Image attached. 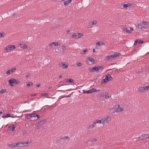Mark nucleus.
<instances>
[{
    "label": "nucleus",
    "instance_id": "11",
    "mask_svg": "<svg viewBox=\"0 0 149 149\" xmlns=\"http://www.w3.org/2000/svg\"><path fill=\"white\" fill-rule=\"evenodd\" d=\"M59 66H62L63 68L64 69L67 68L68 67V65L67 64H65V63H62L61 64L59 63Z\"/></svg>",
    "mask_w": 149,
    "mask_h": 149
},
{
    "label": "nucleus",
    "instance_id": "43",
    "mask_svg": "<svg viewBox=\"0 0 149 149\" xmlns=\"http://www.w3.org/2000/svg\"><path fill=\"white\" fill-rule=\"evenodd\" d=\"M40 121L42 123V124H44V123H45L47 122L46 120H42Z\"/></svg>",
    "mask_w": 149,
    "mask_h": 149
},
{
    "label": "nucleus",
    "instance_id": "20",
    "mask_svg": "<svg viewBox=\"0 0 149 149\" xmlns=\"http://www.w3.org/2000/svg\"><path fill=\"white\" fill-rule=\"evenodd\" d=\"M144 138V140L146 139H148L149 138V134H143Z\"/></svg>",
    "mask_w": 149,
    "mask_h": 149
},
{
    "label": "nucleus",
    "instance_id": "16",
    "mask_svg": "<svg viewBox=\"0 0 149 149\" xmlns=\"http://www.w3.org/2000/svg\"><path fill=\"white\" fill-rule=\"evenodd\" d=\"M143 135H141V136H139L138 138H135L134 139V140H135V139H141V140H144V138Z\"/></svg>",
    "mask_w": 149,
    "mask_h": 149
},
{
    "label": "nucleus",
    "instance_id": "28",
    "mask_svg": "<svg viewBox=\"0 0 149 149\" xmlns=\"http://www.w3.org/2000/svg\"><path fill=\"white\" fill-rule=\"evenodd\" d=\"M146 26H149V22L143 21L142 22Z\"/></svg>",
    "mask_w": 149,
    "mask_h": 149
},
{
    "label": "nucleus",
    "instance_id": "19",
    "mask_svg": "<svg viewBox=\"0 0 149 149\" xmlns=\"http://www.w3.org/2000/svg\"><path fill=\"white\" fill-rule=\"evenodd\" d=\"M62 141H63L64 140H65L66 139H68V140H69L70 139V138L68 136H64L62 137Z\"/></svg>",
    "mask_w": 149,
    "mask_h": 149
},
{
    "label": "nucleus",
    "instance_id": "9",
    "mask_svg": "<svg viewBox=\"0 0 149 149\" xmlns=\"http://www.w3.org/2000/svg\"><path fill=\"white\" fill-rule=\"evenodd\" d=\"M8 47L9 50H13L16 48V46L14 45H9L8 46Z\"/></svg>",
    "mask_w": 149,
    "mask_h": 149
},
{
    "label": "nucleus",
    "instance_id": "8",
    "mask_svg": "<svg viewBox=\"0 0 149 149\" xmlns=\"http://www.w3.org/2000/svg\"><path fill=\"white\" fill-rule=\"evenodd\" d=\"M29 143L28 142H26L25 141H22L20 142V144H21L22 145L20 146V147L22 146H26L27 145V144Z\"/></svg>",
    "mask_w": 149,
    "mask_h": 149
},
{
    "label": "nucleus",
    "instance_id": "1",
    "mask_svg": "<svg viewBox=\"0 0 149 149\" xmlns=\"http://www.w3.org/2000/svg\"><path fill=\"white\" fill-rule=\"evenodd\" d=\"M8 82L11 86H14L15 84H18L20 83V81H19L14 78L9 79Z\"/></svg>",
    "mask_w": 149,
    "mask_h": 149
},
{
    "label": "nucleus",
    "instance_id": "3",
    "mask_svg": "<svg viewBox=\"0 0 149 149\" xmlns=\"http://www.w3.org/2000/svg\"><path fill=\"white\" fill-rule=\"evenodd\" d=\"M83 36V34L82 33H74L72 34V36L75 38H81Z\"/></svg>",
    "mask_w": 149,
    "mask_h": 149
},
{
    "label": "nucleus",
    "instance_id": "23",
    "mask_svg": "<svg viewBox=\"0 0 149 149\" xmlns=\"http://www.w3.org/2000/svg\"><path fill=\"white\" fill-rule=\"evenodd\" d=\"M33 85V83L31 82H28L27 83L26 86L30 87Z\"/></svg>",
    "mask_w": 149,
    "mask_h": 149
},
{
    "label": "nucleus",
    "instance_id": "29",
    "mask_svg": "<svg viewBox=\"0 0 149 149\" xmlns=\"http://www.w3.org/2000/svg\"><path fill=\"white\" fill-rule=\"evenodd\" d=\"M88 51V49L84 50L83 51V52H80V54H85V53H86V52H87Z\"/></svg>",
    "mask_w": 149,
    "mask_h": 149
},
{
    "label": "nucleus",
    "instance_id": "24",
    "mask_svg": "<svg viewBox=\"0 0 149 149\" xmlns=\"http://www.w3.org/2000/svg\"><path fill=\"white\" fill-rule=\"evenodd\" d=\"M8 146L10 147L14 148L16 147L15 143L11 144H8Z\"/></svg>",
    "mask_w": 149,
    "mask_h": 149
},
{
    "label": "nucleus",
    "instance_id": "7",
    "mask_svg": "<svg viewBox=\"0 0 149 149\" xmlns=\"http://www.w3.org/2000/svg\"><path fill=\"white\" fill-rule=\"evenodd\" d=\"M89 71H90V72H98V69H97V67H95L93 68L92 69H91V68H90L89 69Z\"/></svg>",
    "mask_w": 149,
    "mask_h": 149
},
{
    "label": "nucleus",
    "instance_id": "45",
    "mask_svg": "<svg viewBox=\"0 0 149 149\" xmlns=\"http://www.w3.org/2000/svg\"><path fill=\"white\" fill-rule=\"evenodd\" d=\"M32 115H32V118H35L36 117V113H33V114H31Z\"/></svg>",
    "mask_w": 149,
    "mask_h": 149
},
{
    "label": "nucleus",
    "instance_id": "33",
    "mask_svg": "<svg viewBox=\"0 0 149 149\" xmlns=\"http://www.w3.org/2000/svg\"><path fill=\"white\" fill-rule=\"evenodd\" d=\"M108 93H105V94L104 95L106 99L109 98V97L108 96Z\"/></svg>",
    "mask_w": 149,
    "mask_h": 149
},
{
    "label": "nucleus",
    "instance_id": "12",
    "mask_svg": "<svg viewBox=\"0 0 149 149\" xmlns=\"http://www.w3.org/2000/svg\"><path fill=\"white\" fill-rule=\"evenodd\" d=\"M15 127L14 126H9L8 127V130L9 131H15Z\"/></svg>",
    "mask_w": 149,
    "mask_h": 149
},
{
    "label": "nucleus",
    "instance_id": "60",
    "mask_svg": "<svg viewBox=\"0 0 149 149\" xmlns=\"http://www.w3.org/2000/svg\"><path fill=\"white\" fill-rule=\"evenodd\" d=\"M49 45L50 47H52L53 45V44H52V42Z\"/></svg>",
    "mask_w": 149,
    "mask_h": 149
},
{
    "label": "nucleus",
    "instance_id": "15",
    "mask_svg": "<svg viewBox=\"0 0 149 149\" xmlns=\"http://www.w3.org/2000/svg\"><path fill=\"white\" fill-rule=\"evenodd\" d=\"M103 118H102L101 120H98L97 119L96 120H95L96 121V123H102L103 124H104V123H103Z\"/></svg>",
    "mask_w": 149,
    "mask_h": 149
},
{
    "label": "nucleus",
    "instance_id": "44",
    "mask_svg": "<svg viewBox=\"0 0 149 149\" xmlns=\"http://www.w3.org/2000/svg\"><path fill=\"white\" fill-rule=\"evenodd\" d=\"M15 145H16V147L17 146H19V145L20 144V143L17 142V143H15Z\"/></svg>",
    "mask_w": 149,
    "mask_h": 149
},
{
    "label": "nucleus",
    "instance_id": "6",
    "mask_svg": "<svg viewBox=\"0 0 149 149\" xmlns=\"http://www.w3.org/2000/svg\"><path fill=\"white\" fill-rule=\"evenodd\" d=\"M103 123L104 124L109 122L111 119V117L110 116H108L106 118H103Z\"/></svg>",
    "mask_w": 149,
    "mask_h": 149
},
{
    "label": "nucleus",
    "instance_id": "46",
    "mask_svg": "<svg viewBox=\"0 0 149 149\" xmlns=\"http://www.w3.org/2000/svg\"><path fill=\"white\" fill-rule=\"evenodd\" d=\"M10 70H8L6 72V74L8 75H9L10 73Z\"/></svg>",
    "mask_w": 149,
    "mask_h": 149
},
{
    "label": "nucleus",
    "instance_id": "25",
    "mask_svg": "<svg viewBox=\"0 0 149 149\" xmlns=\"http://www.w3.org/2000/svg\"><path fill=\"white\" fill-rule=\"evenodd\" d=\"M94 127V126L93 125H89L87 127L86 129L87 130H89L90 129H92Z\"/></svg>",
    "mask_w": 149,
    "mask_h": 149
},
{
    "label": "nucleus",
    "instance_id": "30",
    "mask_svg": "<svg viewBox=\"0 0 149 149\" xmlns=\"http://www.w3.org/2000/svg\"><path fill=\"white\" fill-rule=\"evenodd\" d=\"M31 114L28 115L26 116V118L27 119H30L32 118V116Z\"/></svg>",
    "mask_w": 149,
    "mask_h": 149
},
{
    "label": "nucleus",
    "instance_id": "48",
    "mask_svg": "<svg viewBox=\"0 0 149 149\" xmlns=\"http://www.w3.org/2000/svg\"><path fill=\"white\" fill-rule=\"evenodd\" d=\"M62 141V138H60L59 139H58L57 140V141L60 143Z\"/></svg>",
    "mask_w": 149,
    "mask_h": 149
},
{
    "label": "nucleus",
    "instance_id": "32",
    "mask_svg": "<svg viewBox=\"0 0 149 149\" xmlns=\"http://www.w3.org/2000/svg\"><path fill=\"white\" fill-rule=\"evenodd\" d=\"M66 82H71V83H73V82H74V81L71 79H67L66 81Z\"/></svg>",
    "mask_w": 149,
    "mask_h": 149
},
{
    "label": "nucleus",
    "instance_id": "51",
    "mask_svg": "<svg viewBox=\"0 0 149 149\" xmlns=\"http://www.w3.org/2000/svg\"><path fill=\"white\" fill-rule=\"evenodd\" d=\"M97 123H96V120H95L94 121V122L93 123V124H92L94 126V127H95L96 126V124Z\"/></svg>",
    "mask_w": 149,
    "mask_h": 149
},
{
    "label": "nucleus",
    "instance_id": "17",
    "mask_svg": "<svg viewBox=\"0 0 149 149\" xmlns=\"http://www.w3.org/2000/svg\"><path fill=\"white\" fill-rule=\"evenodd\" d=\"M97 22L96 20H94L93 21H91L88 24L89 25H92L94 24H96Z\"/></svg>",
    "mask_w": 149,
    "mask_h": 149
},
{
    "label": "nucleus",
    "instance_id": "47",
    "mask_svg": "<svg viewBox=\"0 0 149 149\" xmlns=\"http://www.w3.org/2000/svg\"><path fill=\"white\" fill-rule=\"evenodd\" d=\"M138 27L139 28H140V29H142V25L141 24H139L138 25Z\"/></svg>",
    "mask_w": 149,
    "mask_h": 149
},
{
    "label": "nucleus",
    "instance_id": "53",
    "mask_svg": "<svg viewBox=\"0 0 149 149\" xmlns=\"http://www.w3.org/2000/svg\"><path fill=\"white\" fill-rule=\"evenodd\" d=\"M38 124L39 126H40L42 124V123L41 121H40L38 123Z\"/></svg>",
    "mask_w": 149,
    "mask_h": 149
},
{
    "label": "nucleus",
    "instance_id": "26",
    "mask_svg": "<svg viewBox=\"0 0 149 149\" xmlns=\"http://www.w3.org/2000/svg\"><path fill=\"white\" fill-rule=\"evenodd\" d=\"M123 31H124L126 32L127 33H131V31H130V30H129V29H127V28H125L124 29Z\"/></svg>",
    "mask_w": 149,
    "mask_h": 149
},
{
    "label": "nucleus",
    "instance_id": "37",
    "mask_svg": "<svg viewBox=\"0 0 149 149\" xmlns=\"http://www.w3.org/2000/svg\"><path fill=\"white\" fill-rule=\"evenodd\" d=\"M138 40V44H142L144 43V42L142 40Z\"/></svg>",
    "mask_w": 149,
    "mask_h": 149
},
{
    "label": "nucleus",
    "instance_id": "54",
    "mask_svg": "<svg viewBox=\"0 0 149 149\" xmlns=\"http://www.w3.org/2000/svg\"><path fill=\"white\" fill-rule=\"evenodd\" d=\"M111 59L112 58H115L114 55H112L110 56Z\"/></svg>",
    "mask_w": 149,
    "mask_h": 149
},
{
    "label": "nucleus",
    "instance_id": "18",
    "mask_svg": "<svg viewBox=\"0 0 149 149\" xmlns=\"http://www.w3.org/2000/svg\"><path fill=\"white\" fill-rule=\"evenodd\" d=\"M104 44V42L102 41H101L100 42H97L96 43V45H97L99 46L102 45H103Z\"/></svg>",
    "mask_w": 149,
    "mask_h": 149
},
{
    "label": "nucleus",
    "instance_id": "35",
    "mask_svg": "<svg viewBox=\"0 0 149 149\" xmlns=\"http://www.w3.org/2000/svg\"><path fill=\"white\" fill-rule=\"evenodd\" d=\"M58 42H52V44H53V45L54 46H56L58 45Z\"/></svg>",
    "mask_w": 149,
    "mask_h": 149
},
{
    "label": "nucleus",
    "instance_id": "27",
    "mask_svg": "<svg viewBox=\"0 0 149 149\" xmlns=\"http://www.w3.org/2000/svg\"><path fill=\"white\" fill-rule=\"evenodd\" d=\"M84 93L87 94L92 93V91H91V89H90V90L88 91H84Z\"/></svg>",
    "mask_w": 149,
    "mask_h": 149
},
{
    "label": "nucleus",
    "instance_id": "13",
    "mask_svg": "<svg viewBox=\"0 0 149 149\" xmlns=\"http://www.w3.org/2000/svg\"><path fill=\"white\" fill-rule=\"evenodd\" d=\"M132 4H130L128 3L127 4H124L123 5V7L124 8H127V7H131L132 6Z\"/></svg>",
    "mask_w": 149,
    "mask_h": 149
},
{
    "label": "nucleus",
    "instance_id": "10",
    "mask_svg": "<svg viewBox=\"0 0 149 149\" xmlns=\"http://www.w3.org/2000/svg\"><path fill=\"white\" fill-rule=\"evenodd\" d=\"M72 1V0H68L66 1H64V5L66 6H68V5H69V4Z\"/></svg>",
    "mask_w": 149,
    "mask_h": 149
},
{
    "label": "nucleus",
    "instance_id": "59",
    "mask_svg": "<svg viewBox=\"0 0 149 149\" xmlns=\"http://www.w3.org/2000/svg\"><path fill=\"white\" fill-rule=\"evenodd\" d=\"M30 76V74L29 73H28L26 74V78Z\"/></svg>",
    "mask_w": 149,
    "mask_h": 149
},
{
    "label": "nucleus",
    "instance_id": "21",
    "mask_svg": "<svg viewBox=\"0 0 149 149\" xmlns=\"http://www.w3.org/2000/svg\"><path fill=\"white\" fill-rule=\"evenodd\" d=\"M20 47L23 49H26L27 47V46L25 44H21Z\"/></svg>",
    "mask_w": 149,
    "mask_h": 149
},
{
    "label": "nucleus",
    "instance_id": "36",
    "mask_svg": "<svg viewBox=\"0 0 149 149\" xmlns=\"http://www.w3.org/2000/svg\"><path fill=\"white\" fill-rule=\"evenodd\" d=\"M16 70V68H12L11 69L10 72H14Z\"/></svg>",
    "mask_w": 149,
    "mask_h": 149
},
{
    "label": "nucleus",
    "instance_id": "52",
    "mask_svg": "<svg viewBox=\"0 0 149 149\" xmlns=\"http://www.w3.org/2000/svg\"><path fill=\"white\" fill-rule=\"evenodd\" d=\"M91 91H92V93L93 92H96V89H95L94 88H93L92 89H91Z\"/></svg>",
    "mask_w": 149,
    "mask_h": 149
},
{
    "label": "nucleus",
    "instance_id": "56",
    "mask_svg": "<svg viewBox=\"0 0 149 149\" xmlns=\"http://www.w3.org/2000/svg\"><path fill=\"white\" fill-rule=\"evenodd\" d=\"M110 59H111L110 58V56H107L106 58V59L107 60H109Z\"/></svg>",
    "mask_w": 149,
    "mask_h": 149
},
{
    "label": "nucleus",
    "instance_id": "31",
    "mask_svg": "<svg viewBox=\"0 0 149 149\" xmlns=\"http://www.w3.org/2000/svg\"><path fill=\"white\" fill-rule=\"evenodd\" d=\"M115 58L116 57H118L120 55V54L118 53H115L114 54Z\"/></svg>",
    "mask_w": 149,
    "mask_h": 149
},
{
    "label": "nucleus",
    "instance_id": "57",
    "mask_svg": "<svg viewBox=\"0 0 149 149\" xmlns=\"http://www.w3.org/2000/svg\"><path fill=\"white\" fill-rule=\"evenodd\" d=\"M42 95L45 96V95H48V93H44L42 94Z\"/></svg>",
    "mask_w": 149,
    "mask_h": 149
},
{
    "label": "nucleus",
    "instance_id": "39",
    "mask_svg": "<svg viewBox=\"0 0 149 149\" xmlns=\"http://www.w3.org/2000/svg\"><path fill=\"white\" fill-rule=\"evenodd\" d=\"M108 74V78H109V80H111L113 78L112 77L111 75L109 74Z\"/></svg>",
    "mask_w": 149,
    "mask_h": 149
},
{
    "label": "nucleus",
    "instance_id": "55",
    "mask_svg": "<svg viewBox=\"0 0 149 149\" xmlns=\"http://www.w3.org/2000/svg\"><path fill=\"white\" fill-rule=\"evenodd\" d=\"M5 50H6L7 51H8L9 50L8 48V46L5 47Z\"/></svg>",
    "mask_w": 149,
    "mask_h": 149
},
{
    "label": "nucleus",
    "instance_id": "62",
    "mask_svg": "<svg viewBox=\"0 0 149 149\" xmlns=\"http://www.w3.org/2000/svg\"><path fill=\"white\" fill-rule=\"evenodd\" d=\"M36 95V94H32L31 95V96H35Z\"/></svg>",
    "mask_w": 149,
    "mask_h": 149
},
{
    "label": "nucleus",
    "instance_id": "34",
    "mask_svg": "<svg viewBox=\"0 0 149 149\" xmlns=\"http://www.w3.org/2000/svg\"><path fill=\"white\" fill-rule=\"evenodd\" d=\"M5 36V33L4 32H2L0 33V37H3Z\"/></svg>",
    "mask_w": 149,
    "mask_h": 149
},
{
    "label": "nucleus",
    "instance_id": "42",
    "mask_svg": "<svg viewBox=\"0 0 149 149\" xmlns=\"http://www.w3.org/2000/svg\"><path fill=\"white\" fill-rule=\"evenodd\" d=\"M6 118L11 117V115L8 113H6Z\"/></svg>",
    "mask_w": 149,
    "mask_h": 149
},
{
    "label": "nucleus",
    "instance_id": "58",
    "mask_svg": "<svg viewBox=\"0 0 149 149\" xmlns=\"http://www.w3.org/2000/svg\"><path fill=\"white\" fill-rule=\"evenodd\" d=\"M36 117H37L38 119H39L40 118V116L38 114H36Z\"/></svg>",
    "mask_w": 149,
    "mask_h": 149
},
{
    "label": "nucleus",
    "instance_id": "14",
    "mask_svg": "<svg viewBox=\"0 0 149 149\" xmlns=\"http://www.w3.org/2000/svg\"><path fill=\"white\" fill-rule=\"evenodd\" d=\"M97 68L98 72H99L100 71L102 70L104 68V66H97Z\"/></svg>",
    "mask_w": 149,
    "mask_h": 149
},
{
    "label": "nucleus",
    "instance_id": "63",
    "mask_svg": "<svg viewBox=\"0 0 149 149\" xmlns=\"http://www.w3.org/2000/svg\"><path fill=\"white\" fill-rule=\"evenodd\" d=\"M133 30V29L132 28H130V30L131 31V33L132 32V31Z\"/></svg>",
    "mask_w": 149,
    "mask_h": 149
},
{
    "label": "nucleus",
    "instance_id": "41",
    "mask_svg": "<svg viewBox=\"0 0 149 149\" xmlns=\"http://www.w3.org/2000/svg\"><path fill=\"white\" fill-rule=\"evenodd\" d=\"M97 141V140L95 138H92V139H91L90 141L93 142H94V141Z\"/></svg>",
    "mask_w": 149,
    "mask_h": 149
},
{
    "label": "nucleus",
    "instance_id": "61",
    "mask_svg": "<svg viewBox=\"0 0 149 149\" xmlns=\"http://www.w3.org/2000/svg\"><path fill=\"white\" fill-rule=\"evenodd\" d=\"M2 117L3 118H6V115H3L2 116Z\"/></svg>",
    "mask_w": 149,
    "mask_h": 149
},
{
    "label": "nucleus",
    "instance_id": "64",
    "mask_svg": "<svg viewBox=\"0 0 149 149\" xmlns=\"http://www.w3.org/2000/svg\"><path fill=\"white\" fill-rule=\"evenodd\" d=\"M35 126L36 127H38L39 126V125H38V123L36 124L35 125Z\"/></svg>",
    "mask_w": 149,
    "mask_h": 149
},
{
    "label": "nucleus",
    "instance_id": "50",
    "mask_svg": "<svg viewBox=\"0 0 149 149\" xmlns=\"http://www.w3.org/2000/svg\"><path fill=\"white\" fill-rule=\"evenodd\" d=\"M137 43H138V39L136 40L134 42V45H135L137 44Z\"/></svg>",
    "mask_w": 149,
    "mask_h": 149
},
{
    "label": "nucleus",
    "instance_id": "22",
    "mask_svg": "<svg viewBox=\"0 0 149 149\" xmlns=\"http://www.w3.org/2000/svg\"><path fill=\"white\" fill-rule=\"evenodd\" d=\"M88 58L89 60L92 63V64H94L95 63V60L93 58H91L89 57H88Z\"/></svg>",
    "mask_w": 149,
    "mask_h": 149
},
{
    "label": "nucleus",
    "instance_id": "38",
    "mask_svg": "<svg viewBox=\"0 0 149 149\" xmlns=\"http://www.w3.org/2000/svg\"><path fill=\"white\" fill-rule=\"evenodd\" d=\"M76 64L78 66H81L82 65L81 63L78 62L76 63Z\"/></svg>",
    "mask_w": 149,
    "mask_h": 149
},
{
    "label": "nucleus",
    "instance_id": "5",
    "mask_svg": "<svg viewBox=\"0 0 149 149\" xmlns=\"http://www.w3.org/2000/svg\"><path fill=\"white\" fill-rule=\"evenodd\" d=\"M109 80L108 78V74L106 75V76L105 78L104 79H103L101 81V83L102 84H105L106 83L109 82Z\"/></svg>",
    "mask_w": 149,
    "mask_h": 149
},
{
    "label": "nucleus",
    "instance_id": "40",
    "mask_svg": "<svg viewBox=\"0 0 149 149\" xmlns=\"http://www.w3.org/2000/svg\"><path fill=\"white\" fill-rule=\"evenodd\" d=\"M61 49H62L63 50L65 51L66 49V47L64 45H63L61 46Z\"/></svg>",
    "mask_w": 149,
    "mask_h": 149
},
{
    "label": "nucleus",
    "instance_id": "4",
    "mask_svg": "<svg viewBox=\"0 0 149 149\" xmlns=\"http://www.w3.org/2000/svg\"><path fill=\"white\" fill-rule=\"evenodd\" d=\"M149 88V87L148 86H146L145 87H143L140 88L138 90L139 92H143L148 90Z\"/></svg>",
    "mask_w": 149,
    "mask_h": 149
},
{
    "label": "nucleus",
    "instance_id": "49",
    "mask_svg": "<svg viewBox=\"0 0 149 149\" xmlns=\"http://www.w3.org/2000/svg\"><path fill=\"white\" fill-rule=\"evenodd\" d=\"M6 91V90H4V89H1V90L0 91V92L1 93H4Z\"/></svg>",
    "mask_w": 149,
    "mask_h": 149
},
{
    "label": "nucleus",
    "instance_id": "2",
    "mask_svg": "<svg viewBox=\"0 0 149 149\" xmlns=\"http://www.w3.org/2000/svg\"><path fill=\"white\" fill-rule=\"evenodd\" d=\"M114 109V111H112V113H114L115 112H119L123 110L124 109L123 108L120 107L119 105H116L112 109Z\"/></svg>",
    "mask_w": 149,
    "mask_h": 149
}]
</instances>
